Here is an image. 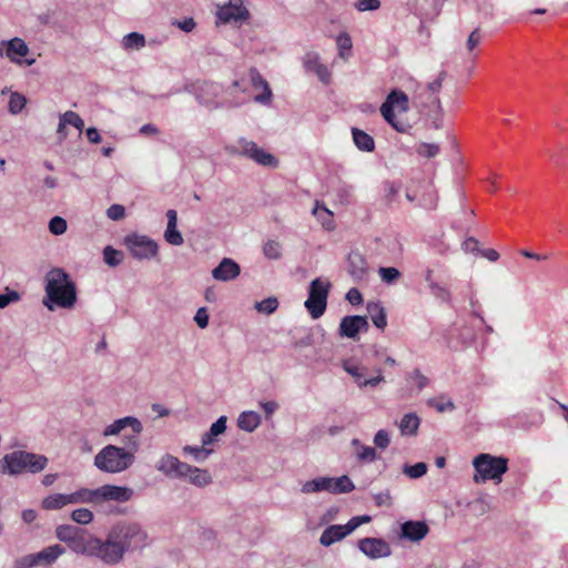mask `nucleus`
<instances>
[{
	"label": "nucleus",
	"instance_id": "1",
	"mask_svg": "<svg viewBox=\"0 0 568 568\" xmlns=\"http://www.w3.org/2000/svg\"><path fill=\"white\" fill-rule=\"evenodd\" d=\"M148 545L149 534L141 524L130 520L118 521L103 540L105 564L118 565L126 552L141 551Z\"/></svg>",
	"mask_w": 568,
	"mask_h": 568
},
{
	"label": "nucleus",
	"instance_id": "2",
	"mask_svg": "<svg viewBox=\"0 0 568 568\" xmlns=\"http://www.w3.org/2000/svg\"><path fill=\"white\" fill-rule=\"evenodd\" d=\"M45 296L43 305L49 311L72 308L77 303V287L70 275L62 268L50 270L44 277Z\"/></svg>",
	"mask_w": 568,
	"mask_h": 568
},
{
	"label": "nucleus",
	"instance_id": "3",
	"mask_svg": "<svg viewBox=\"0 0 568 568\" xmlns=\"http://www.w3.org/2000/svg\"><path fill=\"white\" fill-rule=\"evenodd\" d=\"M48 464L49 459L44 455L18 449L0 459V474L13 477L22 474L36 475L43 471Z\"/></svg>",
	"mask_w": 568,
	"mask_h": 568
},
{
	"label": "nucleus",
	"instance_id": "4",
	"mask_svg": "<svg viewBox=\"0 0 568 568\" xmlns=\"http://www.w3.org/2000/svg\"><path fill=\"white\" fill-rule=\"evenodd\" d=\"M135 460L132 452L115 445L104 446L94 456V466L108 474H119L130 468Z\"/></svg>",
	"mask_w": 568,
	"mask_h": 568
},
{
	"label": "nucleus",
	"instance_id": "5",
	"mask_svg": "<svg viewBox=\"0 0 568 568\" xmlns=\"http://www.w3.org/2000/svg\"><path fill=\"white\" fill-rule=\"evenodd\" d=\"M473 466L476 470L474 476L476 483H485L487 480L500 483L504 474L508 470V458L481 453L473 459Z\"/></svg>",
	"mask_w": 568,
	"mask_h": 568
},
{
	"label": "nucleus",
	"instance_id": "6",
	"mask_svg": "<svg viewBox=\"0 0 568 568\" xmlns=\"http://www.w3.org/2000/svg\"><path fill=\"white\" fill-rule=\"evenodd\" d=\"M226 150L231 154L248 158L263 166L277 168L278 165V160L272 153L245 138H240L235 145H230Z\"/></svg>",
	"mask_w": 568,
	"mask_h": 568
},
{
	"label": "nucleus",
	"instance_id": "7",
	"mask_svg": "<svg viewBox=\"0 0 568 568\" xmlns=\"http://www.w3.org/2000/svg\"><path fill=\"white\" fill-rule=\"evenodd\" d=\"M329 288L331 283L321 277H316L310 283L308 296L304 306L314 320L320 318L325 313Z\"/></svg>",
	"mask_w": 568,
	"mask_h": 568
},
{
	"label": "nucleus",
	"instance_id": "8",
	"mask_svg": "<svg viewBox=\"0 0 568 568\" xmlns=\"http://www.w3.org/2000/svg\"><path fill=\"white\" fill-rule=\"evenodd\" d=\"M64 552L65 549L61 545H51L38 552L29 554L18 558L14 562V568H36L40 566H51Z\"/></svg>",
	"mask_w": 568,
	"mask_h": 568
},
{
	"label": "nucleus",
	"instance_id": "9",
	"mask_svg": "<svg viewBox=\"0 0 568 568\" xmlns=\"http://www.w3.org/2000/svg\"><path fill=\"white\" fill-rule=\"evenodd\" d=\"M445 78L446 72L442 71L435 80L426 84H417L413 95V103L416 106H427L433 104L439 112H442V104L437 94L442 89Z\"/></svg>",
	"mask_w": 568,
	"mask_h": 568
},
{
	"label": "nucleus",
	"instance_id": "10",
	"mask_svg": "<svg viewBox=\"0 0 568 568\" xmlns=\"http://www.w3.org/2000/svg\"><path fill=\"white\" fill-rule=\"evenodd\" d=\"M342 366L343 369L352 376L354 383L361 389L375 388L378 384L385 381L382 369L379 367L374 368V376L367 377L368 368L354 359L344 361Z\"/></svg>",
	"mask_w": 568,
	"mask_h": 568
},
{
	"label": "nucleus",
	"instance_id": "11",
	"mask_svg": "<svg viewBox=\"0 0 568 568\" xmlns=\"http://www.w3.org/2000/svg\"><path fill=\"white\" fill-rule=\"evenodd\" d=\"M124 245L135 260H151L158 255V243L146 235L136 233L129 234L124 237Z\"/></svg>",
	"mask_w": 568,
	"mask_h": 568
},
{
	"label": "nucleus",
	"instance_id": "12",
	"mask_svg": "<svg viewBox=\"0 0 568 568\" xmlns=\"http://www.w3.org/2000/svg\"><path fill=\"white\" fill-rule=\"evenodd\" d=\"M184 90L194 94L196 101L206 108L215 109L219 106L215 99L222 93V87L215 82L204 81L186 85Z\"/></svg>",
	"mask_w": 568,
	"mask_h": 568
},
{
	"label": "nucleus",
	"instance_id": "13",
	"mask_svg": "<svg viewBox=\"0 0 568 568\" xmlns=\"http://www.w3.org/2000/svg\"><path fill=\"white\" fill-rule=\"evenodd\" d=\"M68 546L77 554L95 557L105 564L103 540L98 537L84 538L83 532H81Z\"/></svg>",
	"mask_w": 568,
	"mask_h": 568
},
{
	"label": "nucleus",
	"instance_id": "14",
	"mask_svg": "<svg viewBox=\"0 0 568 568\" xmlns=\"http://www.w3.org/2000/svg\"><path fill=\"white\" fill-rule=\"evenodd\" d=\"M250 18L248 10L241 0H230L216 10V19L221 23L242 24Z\"/></svg>",
	"mask_w": 568,
	"mask_h": 568
},
{
	"label": "nucleus",
	"instance_id": "15",
	"mask_svg": "<svg viewBox=\"0 0 568 568\" xmlns=\"http://www.w3.org/2000/svg\"><path fill=\"white\" fill-rule=\"evenodd\" d=\"M155 469L171 479H182L190 469V464L181 462L171 454L162 455L155 463Z\"/></svg>",
	"mask_w": 568,
	"mask_h": 568
},
{
	"label": "nucleus",
	"instance_id": "16",
	"mask_svg": "<svg viewBox=\"0 0 568 568\" xmlns=\"http://www.w3.org/2000/svg\"><path fill=\"white\" fill-rule=\"evenodd\" d=\"M357 548L372 560L387 558L392 555L390 545L379 537H365L358 540Z\"/></svg>",
	"mask_w": 568,
	"mask_h": 568
},
{
	"label": "nucleus",
	"instance_id": "17",
	"mask_svg": "<svg viewBox=\"0 0 568 568\" xmlns=\"http://www.w3.org/2000/svg\"><path fill=\"white\" fill-rule=\"evenodd\" d=\"M369 327L366 316L347 315L339 323L338 334L341 337L356 339L359 332H367Z\"/></svg>",
	"mask_w": 568,
	"mask_h": 568
},
{
	"label": "nucleus",
	"instance_id": "18",
	"mask_svg": "<svg viewBox=\"0 0 568 568\" xmlns=\"http://www.w3.org/2000/svg\"><path fill=\"white\" fill-rule=\"evenodd\" d=\"M429 532L428 525L423 520H406L400 524L398 537L402 540L419 542Z\"/></svg>",
	"mask_w": 568,
	"mask_h": 568
},
{
	"label": "nucleus",
	"instance_id": "19",
	"mask_svg": "<svg viewBox=\"0 0 568 568\" xmlns=\"http://www.w3.org/2000/svg\"><path fill=\"white\" fill-rule=\"evenodd\" d=\"M302 63L305 71L314 73L324 84H328L331 82V72L328 68L321 62V58L317 52H306L302 58Z\"/></svg>",
	"mask_w": 568,
	"mask_h": 568
},
{
	"label": "nucleus",
	"instance_id": "20",
	"mask_svg": "<svg viewBox=\"0 0 568 568\" xmlns=\"http://www.w3.org/2000/svg\"><path fill=\"white\" fill-rule=\"evenodd\" d=\"M100 504L104 501H129L133 496V490L126 486H116L106 484L99 487Z\"/></svg>",
	"mask_w": 568,
	"mask_h": 568
},
{
	"label": "nucleus",
	"instance_id": "21",
	"mask_svg": "<svg viewBox=\"0 0 568 568\" xmlns=\"http://www.w3.org/2000/svg\"><path fill=\"white\" fill-rule=\"evenodd\" d=\"M241 273L239 263L230 257H224L212 271V276L216 281L229 282L235 280Z\"/></svg>",
	"mask_w": 568,
	"mask_h": 568
},
{
	"label": "nucleus",
	"instance_id": "22",
	"mask_svg": "<svg viewBox=\"0 0 568 568\" xmlns=\"http://www.w3.org/2000/svg\"><path fill=\"white\" fill-rule=\"evenodd\" d=\"M126 427H130L135 434H141L143 430L142 423L136 417L125 416L108 425L103 430V436L109 437L118 435Z\"/></svg>",
	"mask_w": 568,
	"mask_h": 568
},
{
	"label": "nucleus",
	"instance_id": "23",
	"mask_svg": "<svg viewBox=\"0 0 568 568\" xmlns=\"http://www.w3.org/2000/svg\"><path fill=\"white\" fill-rule=\"evenodd\" d=\"M367 261L358 251H352L347 256V271L355 281H362L367 276Z\"/></svg>",
	"mask_w": 568,
	"mask_h": 568
},
{
	"label": "nucleus",
	"instance_id": "24",
	"mask_svg": "<svg viewBox=\"0 0 568 568\" xmlns=\"http://www.w3.org/2000/svg\"><path fill=\"white\" fill-rule=\"evenodd\" d=\"M250 80L252 87L256 90L262 89V93L254 97V101L261 104H268L272 100L273 93L267 81L262 77L256 68H251Z\"/></svg>",
	"mask_w": 568,
	"mask_h": 568
},
{
	"label": "nucleus",
	"instance_id": "25",
	"mask_svg": "<svg viewBox=\"0 0 568 568\" xmlns=\"http://www.w3.org/2000/svg\"><path fill=\"white\" fill-rule=\"evenodd\" d=\"M168 224L166 230L164 231V240L174 246H180L183 244L184 239L181 232L178 230V213L175 210H169L166 212Z\"/></svg>",
	"mask_w": 568,
	"mask_h": 568
},
{
	"label": "nucleus",
	"instance_id": "26",
	"mask_svg": "<svg viewBox=\"0 0 568 568\" xmlns=\"http://www.w3.org/2000/svg\"><path fill=\"white\" fill-rule=\"evenodd\" d=\"M71 505L77 504H90L100 505V495L98 488H79L78 490L70 494Z\"/></svg>",
	"mask_w": 568,
	"mask_h": 568
},
{
	"label": "nucleus",
	"instance_id": "27",
	"mask_svg": "<svg viewBox=\"0 0 568 568\" xmlns=\"http://www.w3.org/2000/svg\"><path fill=\"white\" fill-rule=\"evenodd\" d=\"M186 475L182 480H186L196 487H205L212 483V476L206 469H201L190 465V469L186 470Z\"/></svg>",
	"mask_w": 568,
	"mask_h": 568
},
{
	"label": "nucleus",
	"instance_id": "28",
	"mask_svg": "<svg viewBox=\"0 0 568 568\" xmlns=\"http://www.w3.org/2000/svg\"><path fill=\"white\" fill-rule=\"evenodd\" d=\"M331 477L323 476L305 481L301 486V493L305 495L327 491L331 494Z\"/></svg>",
	"mask_w": 568,
	"mask_h": 568
},
{
	"label": "nucleus",
	"instance_id": "29",
	"mask_svg": "<svg viewBox=\"0 0 568 568\" xmlns=\"http://www.w3.org/2000/svg\"><path fill=\"white\" fill-rule=\"evenodd\" d=\"M6 45V55L13 62H20L19 57H26L29 53L28 44L20 38L9 40Z\"/></svg>",
	"mask_w": 568,
	"mask_h": 568
},
{
	"label": "nucleus",
	"instance_id": "30",
	"mask_svg": "<svg viewBox=\"0 0 568 568\" xmlns=\"http://www.w3.org/2000/svg\"><path fill=\"white\" fill-rule=\"evenodd\" d=\"M261 425V416L254 410H245L237 418V427L244 432L252 433Z\"/></svg>",
	"mask_w": 568,
	"mask_h": 568
},
{
	"label": "nucleus",
	"instance_id": "31",
	"mask_svg": "<svg viewBox=\"0 0 568 568\" xmlns=\"http://www.w3.org/2000/svg\"><path fill=\"white\" fill-rule=\"evenodd\" d=\"M352 136L354 144L362 152H373L375 150V141L372 135L366 133L365 131L353 128Z\"/></svg>",
	"mask_w": 568,
	"mask_h": 568
},
{
	"label": "nucleus",
	"instance_id": "32",
	"mask_svg": "<svg viewBox=\"0 0 568 568\" xmlns=\"http://www.w3.org/2000/svg\"><path fill=\"white\" fill-rule=\"evenodd\" d=\"M366 310L372 318L373 324L377 328L384 329L387 325L386 311L384 306L379 302H368Z\"/></svg>",
	"mask_w": 568,
	"mask_h": 568
},
{
	"label": "nucleus",
	"instance_id": "33",
	"mask_svg": "<svg viewBox=\"0 0 568 568\" xmlns=\"http://www.w3.org/2000/svg\"><path fill=\"white\" fill-rule=\"evenodd\" d=\"M420 425V418L415 413H407L405 414L399 423L398 427L400 430V434L403 436H414L417 434V430Z\"/></svg>",
	"mask_w": 568,
	"mask_h": 568
},
{
	"label": "nucleus",
	"instance_id": "34",
	"mask_svg": "<svg viewBox=\"0 0 568 568\" xmlns=\"http://www.w3.org/2000/svg\"><path fill=\"white\" fill-rule=\"evenodd\" d=\"M67 505H71L70 494H51L41 501V507L44 510H58Z\"/></svg>",
	"mask_w": 568,
	"mask_h": 568
},
{
	"label": "nucleus",
	"instance_id": "35",
	"mask_svg": "<svg viewBox=\"0 0 568 568\" xmlns=\"http://www.w3.org/2000/svg\"><path fill=\"white\" fill-rule=\"evenodd\" d=\"M347 535L342 528V525H331L322 532L320 542L321 545L328 547L334 542L342 540Z\"/></svg>",
	"mask_w": 568,
	"mask_h": 568
},
{
	"label": "nucleus",
	"instance_id": "36",
	"mask_svg": "<svg viewBox=\"0 0 568 568\" xmlns=\"http://www.w3.org/2000/svg\"><path fill=\"white\" fill-rule=\"evenodd\" d=\"M331 494L333 495L347 494L355 489L354 483L346 475L336 478L331 477Z\"/></svg>",
	"mask_w": 568,
	"mask_h": 568
},
{
	"label": "nucleus",
	"instance_id": "37",
	"mask_svg": "<svg viewBox=\"0 0 568 568\" xmlns=\"http://www.w3.org/2000/svg\"><path fill=\"white\" fill-rule=\"evenodd\" d=\"M83 532V530L73 525H59L55 528L57 538L65 544H70L74 541V538L79 536V534Z\"/></svg>",
	"mask_w": 568,
	"mask_h": 568
},
{
	"label": "nucleus",
	"instance_id": "38",
	"mask_svg": "<svg viewBox=\"0 0 568 568\" xmlns=\"http://www.w3.org/2000/svg\"><path fill=\"white\" fill-rule=\"evenodd\" d=\"M385 102L390 103L394 108L397 106L402 112H407L409 109L407 94L397 89H394L388 93Z\"/></svg>",
	"mask_w": 568,
	"mask_h": 568
},
{
	"label": "nucleus",
	"instance_id": "39",
	"mask_svg": "<svg viewBox=\"0 0 568 568\" xmlns=\"http://www.w3.org/2000/svg\"><path fill=\"white\" fill-rule=\"evenodd\" d=\"M352 445L357 447L356 456L361 462L372 463L377 458V453L374 447L362 445L359 439L354 438Z\"/></svg>",
	"mask_w": 568,
	"mask_h": 568
},
{
	"label": "nucleus",
	"instance_id": "40",
	"mask_svg": "<svg viewBox=\"0 0 568 568\" xmlns=\"http://www.w3.org/2000/svg\"><path fill=\"white\" fill-rule=\"evenodd\" d=\"M122 45L125 50H140L145 45V38L142 33L131 32L123 37Z\"/></svg>",
	"mask_w": 568,
	"mask_h": 568
},
{
	"label": "nucleus",
	"instance_id": "41",
	"mask_svg": "<svg viewBox=\"0 0 568 568\" xmlns=\"http://www.w3.org/2000/svg\"><path fill=\"white\" fill-rule=\"evenodd\" d=\"M26 104L27 99L23 94L19 92L10 93L8 110L11 114H19L24 109Z\"/></svg>",
	"mask_w": 568,
	"mask_h": 568
},
{
	"label": "nucleus",
	"instance_id": "42",
	"mask_svg": "<svg viewBox=\"0 0 568 568\" xmlns=\"http://www.w3.org/2000/svg\"><path fill=\"white\" fill-rule=\"evenodd\" d=\"M427 465L423 462L416 463L414 465L405 464L403 466V474L412 479H418L427 473Z\"/></svg>",
	"mask_w": 568,
	"mask_h": 568
},
{
	"label": "nucleus",
	"instance_id": "43",
	"mask_svg": "<svg viewBox=\"0 0 568 568\" xmlns=\"http://www.w3.org/2000/svg\"><path fill=\"white\" fill-rule=\"evenodd\" d=\"M477 12L484 20L494 18L495 4L493 0H474Z\"/></svg>",
	"mask_w": 568,
	"mask_h": 568
},
{
	"label": "nucleus",
	"instance_id": "44",
	"mask_svg": "<svg viewBox=\"0 0 568 568\" xmlns=\"http://www.w3.org/2000/svg\"><path fill=\"white\" fill-rule=\"evenodd\" d=\"M278 307V301L276 297L271 296L267 298H264L260 302H256L254 305V308L262 314L271 315L273 314Z\"/></svg>",
	"mask_w": 568,
	"mask_h": 568
},
{
	"label": "nucleus",
	"instance_id": "45",
	"mask_svg": "<svg viewBox=\"0 0 568 568\" xmlns=\"http://www.w3.org/2000/svg\"><path fill=\"white\" fill-rule=\"evenodd\" d=\"M338 54L342 59L346 60L351 55L353 42L347 33H341L336 39Z\"/></svg>",
	"mask_w": 568,
	"mask_h": 568
},
{
	"label": "nucleus",
	"instance_id": "46",
	"mask_svg": "<svg viewBox=\"0 0 568 568\" xmlns=\"http://www.w3.org/2000/svg\"><path fill=\"white\" fill-rule=\"evenodd\" d=\"M183 452L185 454H191L195 462L203 463L209 456L213 453V449L206 447H196V446H184Z\"/></svg>",
	"mask_w": 568,
	"mask_h": 568
},
{
	"label": "nucleus",
	"instance_id": "47",
	"mask_svg": "<svg viewBox=\"0 0 568 568\" xmlns=\"http://www.w3.org/2000/svg\"><path fill=\"white\" fill-rule=\"evenodd\" d=\"M60 118L61 126L72 125L79 131H81L84 126V122L81 119V116L73 111H67L63 114H61Z\"/></svg>",
	"mask_w": 568,
	"mask_h": 568
},
{
	"label": "nucleus",
	"instance_id": "48",
	"mask_svg": "<svg viewBox=\"0 0 568 568\" xmlns=\"http://www.w3.org/2000/svg\"><path fill=\"white\" fill-rule=\"evenodd\" d=\"M440 152V148L436 143L422 142L416 146V153L426 159H433Z\"/></svg>",
	"mask_w": 568,
	"mask_h": 568
},
{
	"label": "nucleus",
	"instance_id": "49",
	"mask_svg": "<svg viewBox=\"0 0 568 568\" xmlns=\"http://www.w3.org/2000/svg\"><path fill=\"white\" fill-rule=\"evenodd\" d=\"M94 515L89 508H77L71 513V519L79 525H89Z\"/></svg>",
	"mask_w": 568,
	"mask_h": 568
},
{
	"label": "nucleus",
	"instance_id": "50",
	"mask_svg": "<svg viewBox=\"0 0 568 568\" xmlns=\"http://www.w3.org/2000/svg\"><path fill=\"white\" fill-rule=\"evenodd\" d=\"M122 252L113 248L112 246H105L103 250V260L105 264L111 267L118 266L122 262Z\"/></svg>",
	"mask_w": 568,
	"mask_h": 568
},
{
	"label": "nucleus",
	"instance_id": "51",
	"mask_svg": "<svg viewBox=\"0 0 568 568\" xmlns=\"http://www.w3.org/2000/svg\"><path fill=\"white\" fill-rule=\"evenodd\" d=\"M378 274L382 281L388 285L394 284L400 277V272L393 266L379 267Z\"/></svg>",
	"mask_w": 568,
	"mask_h": 568
},
{
	"label": "nucleus",
	"instance_id": "52",
	"mask_svg": "<svg viewBox=\"0 0 568 568\" xmlns=\"http://www.w3.org/2000/svg\"><path fill=\"white\" fill-rule=\"evenodd\" d=\"M371 520H372V518L368 515L354 516L345 525H342V528L345 530L346 535L348 536L355 529H357L361 525L367 524Z\"/></svg>",
	"mask_w": 568,
	"mask_h": 568
},
{
	"label": "nucleus",
	"instance_id": "53",
	"mask_svg": "<svg viewBox=\"0 0 568 568\" xmlns=\"http://www.w3.org/2000/svg\"><path fill=\"white\" fill-rule=\"evenodd\" d=\"M21 300L19 292L6 287L3 293H0V310L6 308L11 303H17Z\"/></svg>",
	"mask_w": 568,
	"mask_h": 568
},
{
	"label": "nucleus",
	"instance_id": "54",
	"mask_svg": "<svg viewBox=\"0 0 568 568\" xmlns=\"http://www.w3.org/2000/svg\"><path fill=\"white\" fill-rule=\"evenodd\" d=\"M282 248L278 242L270 240L263 246L265 257L270 260H278L282 256Z\"/></svg>",
	"mask_w": 568,
	"mask_h": 568
},
{
	"label": "nucleus",
	"instance_id": "55",
	"mask_svg": "<svg viewBox=\"0 0 568 568\" xmlns=\"http://www.w3.org/2000/svg\"><path fill=\"white\" fill-rule=\"evenodd\" d=\"M68 229L67 221L61 216H53L49 221V231L53 235H62Z\"/></svg>",
	"mask_w": 568,
	"mask_h": 568
},
{
	"label": "nucleus",
	"instance_id": "56",
	"mask_svg": "<svg viewBox=\"0 0 568 568\" xmlns=\"http://www.w3.org/2000/svg\"><path fill=\"white\" fill-rule=\"evenodd\" d=\"M321 213H323L327 217V219L322 220L323 226L326 230H332L333 229L332 212L328 209H326L324 205L323 206L316 205L315 209L313 210V214L316 215L318 219H322Z\"/></svg>",
	"mask_w": 568,
	"mask_h": 568
},
{
	"label": "nucleus",
	"instance_id": "57",
	"mask_svg": "<svg viewBox=\"0 0 568 568\" xmlns=\"http://www.w3.org/2000/svg\"><path fill=\"white\" fill-rule=\"evenodd\" d=\"M429 291H430L432 295L435 296L437 300H440L442 302H446V303L450 302L452 295L445 286H443L438 283L432 284V287L429 288Z\"/></svg>",
	"mask_w": 568,
	"mask_h": 568
},
{
	"label": "nucleus",
	"instance_id": "58",
	"mask_svg": "<svg viewBox=\"0 0 568 568\" xmlns=\"http://www.w3.org/2000/svg\"><path fill=\"white\" fill-rule=\"evenodd\" d=\"M376 447L381 449H385L388 447L390 443V436L389 433L385 429H379L375 435L373 439Z\"/></svg>",
	"mask_w": 568,
	"mask_h": 568
},
{
	"label": "nucleus",
	"instance_id": "59",
	"mask_svg": "<svg viewBox=\"0 0 568 568\" xmlns=\"http://www.w3.org/2000/svg\"><path fill=\"white\" fill-rule=\"evenodd\" d=\"M408 378L416 383L418 390H423L429 383V379L418 368H415L409 373Z\"/></svg>",
	"mask_w": 568,
	"mask_h": 568
},
{
	"label": "nucleus",
	"instance_id": "60",
	"mask_svg": "<svg viewBox=\"0 0 568 568\" xmlns=\"http://www.w3.org/2000/svg\"><path fill=\"white\" fill-rule=\"evenodd\" d=\"M125 210L123 205L112 204L106 210V216L112 221H120L124 217Z\"/></svg>",
	"mask_w": 568,
	"mask_h": 568
},
{
	"label": "nucleus",
	"instance_id": "61",
	"mask_svg": "<svg viewBox=\"0 0 568 568\" xmlns=\"http://www.w3.org/2000/svg\"><path fill=\"white\" fill-rule=\"evenodd\" d=\"M381 7L379 0H358L355 3V8L361 11H374L377 10Z\"/></svg>",
	"mask_w": 568,
	"mask_h": 568
},
{
	"label": "nucleus",
	"instance_id": "62",
	"mask_svg": "<svg viewBox=\"0 0 568 568\" xmlns=\"http://www.w3.org/2000/svg\"><path fill=\"white\" fill-rule=\"evenodd\" d=\"M139 435L140 434L133 433L132 435L124 436V444H125L124 448L129 452H132L134 456L140 446Z\"/></svg>",
	"mask_w": 568,
	"mask_h": 568
},
{
	"label": "nucleus",
	"instance_id": "63",
	"mask_svg": "<svg viewBox=\"0 0 568 568\" xmlns=\"http://www.w3.org/2000/svg\"><path fill=\"white\" fill-rule=\"evenodd\" d=\"M381 114L388 124L393 125L394 122H396L394 106H392L390 103L384 102L381 105Z\"/></svg>",
	"mask_w": 568,
	"mask_h": 568
},
{
	"label": "nucleus",
	"instance_id": "64",
	"mask_svg": "<svg viewBox=\"0 0 568 568\" xmlns=\"http://www.w3.org/2000/svg\"><path fill=\"white\" fill-rule=\"evenodd\" d=\"M226 416H220L210 427L211 435L217 437L223 434L226 429Z\"/></svg>",
	"mask_w": 568,
	"mask_h": 568
}]
</instances>
